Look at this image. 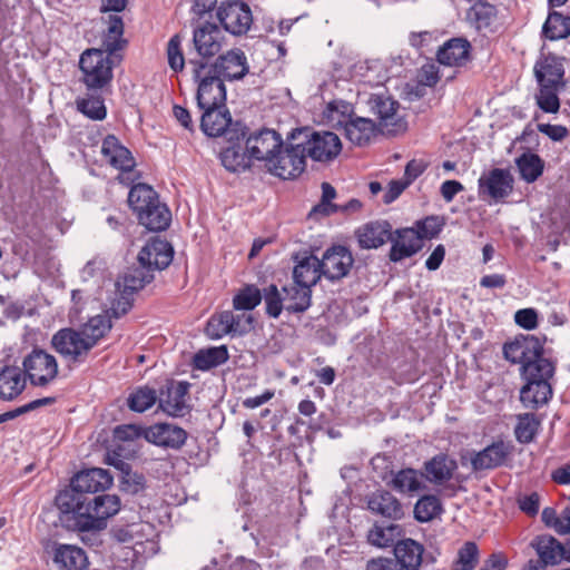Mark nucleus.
<instances>
[{"mask_svg": "<svg viewBox=\"0 0 570 570\" xmlns=\"http://www.w3.org/2000/svg\"><path fill=\"white\" fill-rule=\"evenodd\" d=\"M78 109L87 117L102 120L106 117V107L99 96H89L78 101Z\"/></svg>", "mask_w": 570, "mask_h": 570, "instance_id": "nucleus-56", "label": "nucleus"}, {"mask_svg": "<svg viewBox=\"0 0 570 570\" xmlns=\"http://www.w3.org/2000/svg\"><path fill=\"white\" fill-rule=\"evenodd\" d=\"M284 308L288 312L299 313L311 305V289L294 283L283 287Z\"/></svg>", "mask_w": 570, "mask_h": 570, "instance_id": "nucleus-41", "label": "nucleus"}, {"mask_svg": "<svg viewBox=\"0 0 570 570\" xmlns=\"http://www.w3.org/2000/svg\"><path fill=\"white\" fill-rule=\"evenodd\" d=\"M376 125L370 118L353 116L343 129L345 137L355 145H363L370 141L375 135Z\"/></svg>", "mask_w": 570, "mask_h": 570, "instance_id": "nucleus-36", "label": "nucleus"}, {"mask_svg": "<svg viewBox=\"0 0 570 570\" xmlns=\"http://www.w3.org/2000/svg\"><path fill=\"white\" fill-rule=\"evenodd\" d=\"M220 160L223 166L232 173L242 171L248 167L246 155L234 146L220 154Z\"/></svg>", "mask_w": 570, "mask_h": 570, "instance_id": "nucleus-55", "label": "nucleus"}, {"mask_svg": "<svg viewBox=\"0 0 570 570\" xmlns=\"http://www.w3.org/2000/svg\"><path fill=\"white\" fill-rule=\"evenodd\" d=\"M542 344L533 335H520L503 346L504 357L513 364H520L523 376H533L542 372L546 375L556 371L554 364L541 356Z\"/></svg>", "mask_w": 570, "mask_h": 570, "instance_id": "nucleus-2", "label": "nucleus"}, {"mask_svg": "<svg viewBox=\"0 0 570 570\" xmlns=\"http://www.w3.org/2000/svg\"><path fill=\"white\" fill-rule=\"evenodd\" d=\"M105 23L107 24V29L102 37V50L111 55L121 49L126 43L122 38L124 22L119 14H108L105 19Z\"/></svg>", "mask_w": 570, "mask_h": 570, "instance_id": "nucleus-38", "label": "nucleus"}, {"mask_svg": "<svg viewBox=\"0 0 570 570\" xmlns=\"http://www.w3.org/2000/svg\"><path fill=\"white\" fill-rule=\"evenodd\" d=\"M543 33L550 40L567 38L570 36V17L557 11L551 12L543 24Z\"/></svg>", "mask_w": 570, "mask_h": 570, "instance_id": "nucleus-46", "label": "nucleus"}, {"mask_svg": "<svg viewBox=\"0 0 570 570\" xmlns=\"http://www.w3.org/2000/svg\"><path fill=\"white\" fill-rule=\"evenodd\" d=\"M168 65L174 71H181L185 66V58L181 51V38L175 35L167 45Z\"/></svg>", "mask_w": 570, "mask_h": 570, "instance_id": "nucleus-58", "label": "nucleus"}, {"mask_svg": "<svg viewBox=\"0 0 570 570\" xmlns=\"http://www.w3.org/2000/svg\"><path fill=\"white\" fill-rule=\"evenodd\" d=\"M533 71L538 85L566 88L564 67L560 58L546 56L535 62Z\"/></svg>", "mask_w": 570, "mask_h": 570, "instance_id": "nucleus-22", "label": "nucleus"}, {"mask_svg": "<svg viewBox=\"0 0 570 570\" xmlns=\"http://www.w3.org/2000/svg\"><path fill=\"white\" fill-rule=\"evenodd\" d=\"M144 525L140 523H132L126 527L116 528L112 531L114 538L120 542L126 544L137 546L142 542L139 533L142 531Z\"/></svg>", "mask_w": 570, "mask_h": 570, "instance_id": "nucleus-57", "label": "nucleus"}, {"mask_svg": "<svg viewBox=\"0 0 570 570\" xmlns=\"http://www.w3.org/2000/svg\"><path fill=\"white\" fill-rule=\"evenodd\" d=\"M368 509L390 519H400L403 515L399 500L387 491H379L368 500Z\"/></svg>", "mask_w": 570, "mask_h": 570, "instance_id": "nucleus-35", "label": "nucleus"}, {"mask_svg": "<svg viewBox=\"0 0 570 570\" xmlns=\"http://www.w3.org/2000/svg\"><path fill=\"white\" fill-rule=\"evenodd\" d=\"M158 402V395L154 389L141 386L131 392L127 399L128 407L138 413L149 410Z\"/></svg>", "mask_w": 570, "mask_h": 570, "instance_id": "nucleus-48", "label": "nucleus"}, {"mask_svg": "<svg viewBox=\"0 0 570 570\" xmlns=\"http://www.w3.org/2000/svg\"><path fill=\"white\" fill-rule=\"evenodd\" d=\"M217 18L225 30L235 36L246 33L253 22L249 7L237 0L223 2L217 9Z\"/></svg>", "mask_w": 570, "mask_h": 570, "instance_id": "nucleus-10", "label": "nucleus"}, {"mask_svg": "<svg viewBox=\"0 0 570 570\" xmlns=\"http://www.w3.org/2000/svg\"><path fill=\"white\" fill-rule=\"evenodd\" d=\"M101 154L106 161L121 171H130L135 160L130 151L115 136H107L101 145Z\"/></svg>", "mask_w": 570, "mask_h": 570, "instance_id": "nucleus-25", "label": "nucleus"}, {"mask_svg": "<svg viewBox=\"0 0 570 570\" xmlns=\"http://www.w3.org/2000/svg\"><path fill=\"white\" fill-rule=\"evenodd\" d=\"M513 188V178L508 170L492 169L479 179V195L494 202L509 196Z\"/></svg>", "mask_w": 570, "mask_h": 570, "instance_id": "nucleus-16", "label": "nucleus"}, {"mask_svg": "<svg viewBox=\"0 0 570 570\" xmlns=\"http://www.w3.org/2000/svg\"><path fill=\"white\" fill-rule=\"evenodd\" d=\"M370 110L379 119V129L389 135H395L406 130V121L400 115V105L396 100L385 95H373L368 99Z\"/></svg>", "mask_w": 570, "mask_h": 570, "instance_id": "nucleus-8", "label": "nucleus"}, {"mask_svg": "<svg viewBox=\"0 0 570 570\" xmlns=\"http://www.w3.org/2000/svg\"><path fill=\"white\" fill-rule=\"evenodd\" d=\"M324 116L331 127L343 130L354 116L353 106L343 100L332 101L327 105Z\"/></svg>", "mask_w": 570, "mask_h": 570, "instance_id": "nucleus-43", "label": "nucleus"}, {"mask_svg": "<svg viewBox=\"0 0 570 570\" xmlns=\"http://www.w3.org/2000/svg\"><path fill=\"white\" fill-rule=\"evenodd\" d=\"M139 223L149 230L159 232L166 229L171 220V214L167 206L157 202L153 204L146 212L140 214Z\"/></svg>", "mask_w": 570, "mask_h": 570, "instance_id": "nucleus-39", "label": "nucleus"}, {"mask_svg": "<svg viewBox=\"0 0 570 570\" xmlns=\"http://www.w3.org/2000/svg\"><path fill=\"white\" fill-rule=\"evenodd\" d=\"M153 277L151 272L140 264L139 266L128 268L115 283V287L120 294V297L110 305V311L114 316L119 317L127 313L130 308L128 296L150 283Z\"/></svg>", "mask_w": 570, "mask_h": 570, "instance_id": "nucleus-5", "label": "nucleus"}, {"mask_svg": "<svg viewBox=\"0 0 570 570\" xmlns=\"http://www.w3.org/2000/svg\"><path fill=\"white\" fill-rule=\"evenodd\" d=\"M112 484L110 473L100 468H92L77 473L71 481V491L75 495H83V493H96L105 491Z\"/></svg>", "mask_w": 570, "mask_h": 570, "instance_id": "nucleus-15", "label": "nucleus"}, {"mask_svg": "<svg viewBox=\"0 0 570 570\" xmlns=\"http://www.w3.org/2000/svg\"><path fill=\"white\" fill-rule=\"evenodd\" d=\"M233 312L225 311L209 318L206 333L212 338H220L226 334H232Z\"/></svg>", "mask_w": 570, "mask_h": 570, "instance_id": "nucleus-53", "label": "nucleus"}, {"mask_svg": "<svg viewBox=\"0 0 570 570\" xmlns=\"http://www.w3.org/2000/svg\"><path fill=\"white\" fill-rule=\"evenodd\" d=\"M517 166L521 178L527 183L535 181L543 171V161L535 154H523L517 159Z\"/></svg>", "mask_w": 570, "mask_h": 570, "instance_id": "nucleus-47", "label": "nucleus"}, {"mask_svg": "<svg viewBox=\"0 0 570 570\" xmlns=\"http://www.w3.org/2000/svg\"><path fill=\"white\" fill-rule=\"evenodd\" d=\"M442 504L435 495H424L416 502L414 507L415 519L420 522H428L440 515Z\"/></svg>", "mask_w": 570, "mask_h": 570, "instance_id": "nucleus-51", "label": "nucleus"}, {"mask_svg": "<svg viewBox=\"0 0 570 570\" xmlns=\"http://www.w3.org/2000/svg\"><path fill=\"white\" fill-rule=\"evenodd\" d=\"M171 245L159 238L148 242L138 254V263L151 273L166 268L173 261Z\"/></svg>", "mask_w": 570, "mask_h": 570, "instance_id": "nucleus-18", "label": "nucleus"}, {"mask_svg": "<svg viewBox=\"0 0 570 570\" xmlns=\"http://www.w3.org/2000/svg\"><path fill=\"white\" fill-rule=\"evenodd\" d=\"M195 81L198 82L197 106L205 110L213 107H224L226 89L222 78L213 73L207 61L190 58L188 61Z\"/></svg>", "mask_w": 570, "mask_h": 570, "instance_id": "nucleus-3", "label": "nucleus"}, {"mask_svg": "<svg viewBox=\"0 0 570 570\" xmlns=\"http://www.w3.org/2000/svg\"><path fill=\"white\" fill-rule=\"evenodd\" d=\"M200 127L209 137L224 135L232 125L230 112L224 107H213L203 110Z\"/></svg>", "mask_w": 570, "mask_h": 570, "instance_id": "nucleus-29", "label": "nucleus"}, {"mask_svg": "<svg viewBox=\"0 0 570 570\" xmlns=\"http://www.w3.org/2000/svg\"><path fill=\"white\" fill-rule=\"evenodd\" d=\"M362 248H377L392 239V226L386 220L372 222L357 230Z\"/></svg>", "mask_w": 570, "mask_h": 570, "instance_id": "nucleus-27", "label": "nucleus"}, {"mask_svg": "<svg viewBox=\"0 0 570 570\" xmlns=\"http://www.w3.org/2000/svg\"><path fill=\"white\" fill-rule=\"evenodd\" d=\"M323 275L320 259L316 256H305L294 267V283L311 289Z\"/></svg>", "mask_w": 570, "mask_h": 570, "instance_id": "nucleus-32", "label": "nucleus"}, {"mask_svg": "<svg viewBox=\"0 0 570 570\" xmlns=\"http://www.w3.org/2000/svg\"><path fill=\"white\" fill-rule=\"evenodd\" d=\"M336 191L335 188L328 184H322V202L317 206L314 207V212H321L325 215H330L336 210L335 206L331 204V202L335 198Z\"/></svg>", "mask_w": 570, "mask_h": 570, "instance_id": "nucleus-62", "label": "nucleus"}, {"mask_svg": "<svg viewBox=\"0 0 570 570\" xmlns=\"http://www.w3.org/2000/svg\"><path fill=\"white\" fill-rule=\"evenodd\" d=\"M79 66L89 88H102L112 78L109 53L101 49H87L80 57Z\"/></svg>", "mask_w": 570, "mask_h": 570, "instance_id": "nucleus-6", "label": "nucleus"}, {"mask_svg": "<svg viewBox=\"0 0 570 570\" xmlns=\"http://www.w3.org/2000/svg\"><path fill=\"white\" fill-rule=\"evenodd\" d=\"M470 43L462 38L446 41L438 51V61L449 67L463 66L469 60Z\"/></svg>", "mask_w": 570, "mask_h": 570, "instance_id": "nucleus-28", "label": "nucleus"}, {"mask_svg": "<svg viewBox=\"0 0 570 570\" xmlns=\"http://www.w3.org/2000/svg\"><path fill=\"white\" fill-rule=\"evenodd\" d=\"M292 140L301 142V148H304V157L308 156L315 161H330L342 149L338 136L332 131H312L308 128H303L293 132Z\"/></svg>", "mask_w": 570, "mask_h": 570, "instance_id": "nucleus-4", "label": "nucleus"}, {"mask_svg": "<svg viewBox=\"0 0 570 570\" xmlns=\"http://www.w3.org/2000/svg\"><path fill=\"white\" fill-rule=\"evenodd\" d=\"M456 462L444 454H440L425 463V472L429 481L443 483L452 478Z\"/></svg>", "mask_w": 570, "mask_h": 570, "instance_id": "nucleus-40", "label": "nucleus"}, {"mask_svg": "<svg viewBox=\"0 0 570 570\" xmlns=\"http://www.w3.org/2000/svg\"><path fill=\"white\" fill-rule=\"evenodd\" d=\"M533 374V376H524L527 384L520 391V400L529 409L547 404L552 397L550 380L553 377L554 371L547 375L542 372Z\"/></svg>", "mask_w": 570, "mask_h": 570, "instance_id": "nucleus-11", "label": "nucleus"}, {"mask_svg": "<svg viewBox=\"0 0 570 570\" xmlns=\"http://www.w3.org/2000/svg\"><path fill=\"white\" fill-rule=\"evenodd\" d=\"M402 537V528L399 524H379L375 523L367 532V541L376 548L394 547Z\"/></svg>", "mask_w": 570, "mask_h": 570, "instance_id": "nucleus-37", "label": "nucleus"}, {"mask_svg": "<svg viewBox=\"0 0 570 570\" xmlns=\"http://www.w3.org/2000/svg\"><path fill=\"white\" fill-rule=\"evenodd\" d=\"M266 312L272 317H278L284 308L283 292L279 293L275 285H269L264 295Z\"/></svg>", "mask_w": 570, "mask_h": 570, "instance_id": "nucleus-59", "label": "nucleus"}, {"mask_svg": "<svg viewBox=\"0 0 570 570\" xmlns=\"http://www.w3.org/2000/svg\"><path fill=\"white\" fill-rule=\"evenodd\" d=\"M159 202L157 193L146 184L135 185L128 195V203L138 218L142 212L145 213L153 204Z\"/></svg>", "mask_w": 570, "mask_h": 570, "instance_id": "nucleus-42", "label": "nucleus"}, {"mask_svg": "<svg viewBox=\"0 0 570 570\" xmlns=\"http://www.w3.org/2000/svg\"><path fill=\"white\" fill-rule=\"evenodd\" d=\"M514 321L525 330H534L538 325V314L533 308L519 309L514 315Z\"/></svg>", "mask_w": 570, "mask_h": 570, "instance_id": "nucleus-63", "label": "nucleus"}, {"mask_svg": "<svg viewBox=\"0 0 570 570\" xmlns=\"http://www.w3.org/2000/svg\"><path fill=\"white\" fill-rule=\"evenodd\" d=\"M397 237L392 238L390 259L400 262L411 257L422 248V242L414 228H404L396 232Z\"/></svg>", "mask_w": 570, "mask_h": 570, "instance_id": "nucleus-26", "label": "nucleus"}, {"mask_svg": "<svg viewBox=\"0 0 570 570\" xmlns=\"http://www.w3.org/2000/svg\"><path fill=\"white\" fill-rule=\"evenodd\" d=\"M26 387V377L17 366H7L0 371V397L12 400Z\"/></svg>", "mask_w": 570, "mask_h": 570, "instance_id": "nucleus-33", "label": "nucleus"}, {"mask_svg": "<svg viewBox=\"0 0 570 570\" xmlns=\"http://www.w3.org/2000/svg\"><path fill=\"white\" fill-rule=\"evenodd\" d=\"M282 147V137L273 129H263L250 135L246 140V151L248 155L257 160L265 161V166Z\"/></svg>", "mask_w": 570, "mask_h": 570, "instance_id": "nucleus-13", "label": "nucleus"}, {"mask_svg": "<svg viewBox=\"0 0 570 570\" xmlns=\"http://www.w3.org/2000/svg\"><path fill=\"white\" fill-rule=\"evenodd\" d=\"M23 371L32 385L46 386L58 375V363L53 355L35 348L23 360Z\"/></svg>", "mask_w": 570, "mask_h": 570, "instance_id": "nucleus-9", "label": "nucleus"}, {"mask_svg": "<svg viewBox=\"0 0 570 570\" xmlns=\"http://www.w3.org/2000/svg\"><path fill=\"white\" fill-rule=\"evenodd\" d=\"M564 88L556 86L538 85V90L534 94L537 106L547 114H557L560 109L559 94Z\"/></svg>", "mask_w": 570, "mask_h": 570, "instance_id": "nucleus-44", "label": "nucleus"}, {"mask_svg": "<svg viewBox=\"0 0 570 570\" xmlns=\"http://www.w3.org/2000/svg\"><path fill=\"white\" fill-rule=\"evenodd\" d=\"M62 513H71L81 531L101 530L106 520L120 510V499L115 494H100L94 498L60 493L56 499Z\"/></svg>", "mask_w": 570, "mask_h": 570, "instance_id": "nucleus-1", "label": "nucleus"}, {"mask_svg": "<svg viewBox=\"0 0 570 570\" xmlns=\"http://www.w3.org/2000/svg\"><path fill=\"white\" fill-rule=\"evenodd\" d=\"M209 66L213 68L214 75L228 80L242 79L249 69L246 56L239 49L227 51Z\"/></svg>", "mask_w": 570, "mask_h": 570, "instance_id": "nucleus-19", "label": "nucleus"}, {"mask_svg": "<svg viewBox=\"0 0 570 570\" xmlns=\"http://www.w3.org/2000/svg\"><path fill=\"white\" fill-rule=\"evenodd\" d=\"M424 547L413 539H401L394 546L395 562L400 570H419L423 561Z\"/></svg>", "mask_w": 570, "mask_h": 570, "instance_id": "nucleus-24", "label": "nucleus"}, {"mask_svg": "<svg viewBox=\"0 0 570 570\" xmlns=\"http://www.w3.org/2000/svg\"><path fill=\"white\" fill-rule=\"evenodd\" d=\"M414 229L422 242L435 237L442 229V223L439 217L430 216L417 222Z\"/></svg>", "mask_w": 570, "mask_h": 570, "instance_id": "nucleus-60", "label": "nucleus"}, {"mask_svg": "<svg viewBox=\"0 0 570 570\" xmlns=\"http://www.w3.org/2000/svg\"><path fill=\"white\" fill-rule=\"evenodd\" d=\"M145 438L156 445L177 449L185 443L187 433L177 425L159 423L150 426Z\"/></svg>", "mask_w": 570, "mask_h": 570, "instance_id": "nucleus-23", "label": "nucleus"}, {"mask_svg": "<svg viewBox=\"0 0 570 570\" xmlns=\"http://www.w3.org/2000/svg\"><path fill=\"white\" fill-rule=\"evenodd\" d=\"M262 301L261 292L255 286H246L233 299L234 308L237 311H250Z\"/></svg>", "mask_w": 570, "mask_h": 570, "instance_id": "nucleus-54", "label": "nucleus"}, {"mask_svg": "<svg viewBox=\"0 0 570 570\" xmlns=\"http://www.w3.org/2000/svg\"><path fill=\"white\" fill-rule=\"evenodd\" d=\"M187 382H170L158 396V406L171 416H183L186 411Z\"/></svg>", "mask_w": 570, "mask_h": 570, "instance_id": "nucleus-20", "label": "nucleus"}, {"mask_svg": "<svg viewBox=\"0 0 570 570\" xmlns=\"http://www.w3.org/2000/svg\"><path fill=\"white\" fill-rule=\"evenodd\" d=\"M224 39L223 31L213 22L197 23L194 27L193 45L203 59L217 55L223 48Z\"/></svg>", "mask_w": 570, "mask_h": 570, "instance_id": "nucleus-12", "label": "nucleus"}, {"mask_svg": "<svg viewBox=\"0 0 570 570\" xmlns=\"http://www.w3.org/2000/svg\"><path fill=\"white\" fill-rule=\"evenodd\" d=\"M52 345L58 353L72 361L81 360L92 348L82 333L72 328L58 331L52 337Z\"/></svg>", "mask_w": 570, "mask_h": 570, "instance_id": "nucleus-14", "label": "nucleus"}, {"mask_svg": "<svg viewBox=\"0 0 570 570\" xmlns=\"http://www.w3.org/2000/svg\"><path fill=\"white\" fill-rule=\"evenodd\" d=\"M390 484L395 491L407 495H414L425 489L422 474L411 468L394 473Z\"/></svg>", "mask_w": 570, "mask_h": 570, "instance_id": "nucleus-34", "label": "nucleus"}, {"mask_svg": "<svg viewBox=\"0 0 570 570\" xmlns=\"http://www.w3.org/2000/svg\"><path fill=\"white\" fill-rule=\"evenodd\" d=\"M538 130L554 141H561L568 136V129L561 125L538 124Z\"/></svg>", "mask_w": 570, "mask_h": 570, "instance_id": "nucleus-64", "label": "nucleus"}, {"mask_svg": "<svg viewBox=\"0 0 570 570\" xmlns=\"http://www.w3.org/2000/svg\"><path fill=\"white\" fill-rule=\"evenodd\" d=\"M540 422L533 413H524L518 416L514 434L520 443H530L538 432Z\"/></svg>", "mask_w": 570, "mask_h": 570, "instance_id": "nucleus-52", "label": "nucleus"}, {"mask_svg": "<svg viewBox=\"0 0 570 570\" xmlns=\"http://www.w3.org/2000/svg\"><path fill=\"white\" fill-rule=\"evenodd\" d=\"M509 452V446L505 443H493L472 458V466L474 470L497 468L505 461Z\"/></svg>", "mask_w": 570, "mask_h": 570, "instance_id": "nucleus-31", "label": "nucleus"}, {"mask_svg": "<svg viewBox=\"0 0 570 570\" xmlns=\"http://www.w3.org/2000/svg\"><path fill=\"white\" fill-rule=\"evenodd\" d=\"M121 488L131 494L138 493L145 488V478L138 472H132L131 466L121 474Z\"/></svg>", "mask_w": 570, "mask_h": 570, "instance_id": "nucleus-61", "label": "nucleus"}, {"mask_svg": "<svg viewBox=\"0 0 570 570\" xmlns=\"http://www.w3.org/2000/svg\"><path fill=\"white\" fill-rule=\"evenodd\" d=\"M353 256L344 246L328 248L320 261L323 275L331 279H341L346 276L353 265Z\"/></svg>", "mask_w": 570, "mask_h": 570, "instance_id": "nucleus-17", "label": "nucleus"}, {"mask_svg": "<svg viewBox=\"0 0 570 570\" xmlns=\"http://www.w3.org/2000/svg\"><path fill=\"white\" fill-rule=\"evenodd\" d=\"M110 318L107 314H105L91 317L79 328V331L82 333L85 338L90 342L91 347H94L98 341L110 331Z\"/></svg>", "mask_w": 570, "mask_h": 570, "instance_id": "nucleus-45", "label": "nucleus"}, {"mask_svg": "<svg viewBox=\"0 0 570 570\" xmlns=\"http://www.w3.org/2000/svg\"><path fill=\"white\" fill-rule=\"evenodd\" d=\"M480 553L478 546L465 542L459 550L455 560L452 562V570H473L479 562Z\"/></svg>", "mask_w": 570, "mask_h": 570, "instance_id": "nucleus-50", "label": "nucleus"}, {"mask_svg": "<svg viewBox=\"0 0 570 570\" xmlns=\"http://www.w3.org/2000/svg\"><path fill=\"white\" fill-rule=\"evenodd\" d=\"M52 561L58 570H87L88 568L86 552L73 544L55 543Z\"/></svg>", "mask_w": 570, "mask_h": 570, "instance_id": "nucleus-21", "label": "nucleus"}, {"mask_svg": "<svg viewBox=\"0 0 570 570\" xmlns=\"http://www.w3.org/2000/svg\"><path fill=\"white\" fill-rule=\"evenodd\" d=\"M228 352L225 346L200 350L194 357L195 366L199 370H209L225 363Z\"/></svg>", "mask_w": 570, "mask_h": 570, "instance_id": "nucleus-49", "label": "nucleus"}, {"mask_svg": "<svg viewBox=\"0 0 570 570\" xmlns=\"http://www.w3.org/2000/svg\"><path fill=\"white\" fill-rule=\"evenodd\" d=\"M530 547L550 566H558L562 561L563 544L550 534L537 535L530 542Z\"/></svg>", "mask_w": 570, "mask_h": 570, "instance_id": "nucleus-30", "label": "nucleus"}, {"mask_svg": "<svg viewBox=\"0 0 570 570\" xmlns=\"http://www.w3.org/2000/svg\"><path fill=\"white\" fill-rule=\"evenodd\" d=\"M301 147L302 144L294 140L287 144L285 148L282 147L267 163V170L282 179L298 177L306 166L304 148Z\"/></svg>", "mask_w": 570, "mask_h": 570, "instance_id": "nucleus-7", "label": "nucleus"}]
</instances>
